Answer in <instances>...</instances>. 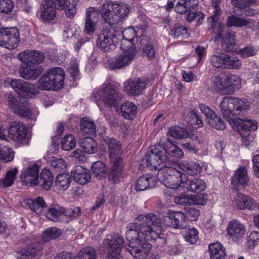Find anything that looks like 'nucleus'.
I'll return each instance as SVG.
<instances>
[{"mask_svg": "<svg viewBox=\"0 0 259 259\" xmlns=\"http://www.w3.org/2000/svg\"><path fill=\"white\" fill-rule=\"evenodd\" d=\"M136 222L130 223L126 227V238L130 244L126 247L127 251L134 257L144 259L149 254L151 245L147 241L162 238L160 220L155 215H139Z\"/></svg>", "mask_w": 259, "mask_h": 259, "instance_id": "nucleus-1", "label": "nucleus"}, {"mask_svg": "<svg viewBox=\"0 0 259 259\" xmlns=\"http://www.w3.org/2000/svg\"><path fill=\"white\" fill-rule=\"evenodd\" d=\"M129 12L130 6L127 4L112 2H106L99 9L90 7L86 11L84 31L89 35L95 32L100 16L105 22L112 26L123 21Z\"/></svg>", "mask_w": 259, "mask_h": 259, "instance_id": "nucleus-2", "label": "nucleus"}, {"mask_svg": "<svg viewBox=\"0 0 259 259\" xmlns=\"http://www.w3.org/2000/svg\"><path fill=\"white\" fill-rule=\"evenodd\" d=\"M221 112L223 116L229 120H232L236 130L244 138V143L249 144L246 139L249 136L251 131L257 130L256 123L251 120H243L241 118L234 119V117L241 114L250 108L249 103L246 99H240L234 97H224L220 104Z\"/></svg>", "mask_w": 259, "mask_h": 259, "instance_id": "nucleus-3", "label": "nucleus"}, {"mask_svg": "<svg viewBox=\"0 0 259 259\" xmlns=\"http://www.w3.org/2000/svg\"><path fill=\"white\" fill-rule=\"evenodd\" d=\"M183 154L182 149L168 140L164 145L162 143H159L150 147L145 156L146 164L147 167L153 170V168L163 166L165 163L175 162L169 159L168 155L181 158Z\"/></svg>", "mask_w": 259, "mask_h": 259, "instance_id": "nucleus-4", "label": "nucleus"}, {"mask_svg": "<svg viewBox=\"0 0 259 259\" xmlns=\"http://www.w3.org/2000/svg\"><path fill=\"white\" fill-rule=\"evenodd\" d=\"M104 141L107 146L108 151L111 162L110 171L109 172L108 180L112 183H116L122 177L124 167L122 146L120 141L114 138L106 137Z\"/></svg>", "mask_w": 259, "mask_h": 259, "instance_id": "nucleus-5", "label": "nucleus"}, {"mask_svg": "<svg viewBox=\"0 0 259 259\" xmlns=\"http://www.w3.org/2000/svg\"><path fill=\"white\" fill-rule=\"evenodd\" d=\"M65 73L61 67L50 69L47 73L42 75L37 81L38 91L56 90L63 87L64 83Z\"/></svg>", "mask_w": 259, "mask_h": 259, "instance_id": "nucleus-6", "label": "nucleus"}, {"mask_svg": "<svg viewBox=\"0 0 259 259\" xmlns=\"http://www.w3.org/2000/svg\"><path fill=\"white\" fill-rule=\"evenodd\" d=\"M179 167V165L176 162H167L164 163L163 166L160 165L156 166L157 168H153V170H158L159 171L166 173L167 184L165 186L170 189H178L181 187L183 188V183L186 178L185 174H182L178 170Z\"/></svg>", "mask_w": 259, "mask_h": 259, "instance_id": "nucleus-7", "label": "nucleus"}, {"mask_svg": "<svg viewBox=\"0 0 259 259\" xmlns=\"http://www.w3.org/2000/svg\"><path fill=\"white\" fill-rule=\"evenodd\" d=\"M109 26L102 30L97 39L98 46L105 52L115 49L120 35V31L115 30L114 25Z\"/></svg>", "mask_w": 259, "mask_h": 259, "instance_id": "nucleus-8", "label": "nucleus"}, {"mask_svg": "<svg viewBox=\"0 0 259 259\" xmlns=\"http://www.w3.org/2000/svg\"><path fill=\"white\" fill-rule=\"evenodd\" d=\"M92 94L93 98L99 106V102L100 101L109 106H114L121 97L117 89L110 83L106 85L102 90L93 91Z\"/></svg>", "mask_w": 259, "mask_h": 259, "instance_id": "nucleus-9", "label": "nucleus"}, {"mask_svg": "<svg viewBox=\"0 0 259 259\" xmlns=\"http://www.w3.org/2000/svg\"><path fill=\"white\" fill-rule=\"evenodd\" d=\"M120 48L123 50L122 53L108 60L109 67L112 69H119L128 66L133 60L137 54L136 48L132 45L126 49L121 42Z\"/></svg>", "mask_w": 259, "mask_h": 259, "instance_id": "nucleus-10", "label": "nucleus"}, {"mask_svg": "<svg viewBox=\"0 0 259 259\" xmlns=\"http://www.w3.org/2000/svg\"><path fill=\"white\" fill-rule=\"evenodd\" d=\"M124 240V238L118 234L108 236L104 240L103 247L107 254V259H115L119 256Z\"/></svg>", "mask_w": 259, "mask_h": 259, "instance_id": "nucleus-11", "label": "nucleus"}, {"mask_svg": "<svg viewBox=\"0 0 259 259\" xmlns=\"http://www.w3.org/2000/svg\"><path fill=\"white\" fill-rule=\"evenodd\" d=\"M20 41L19 33L16 27L0 28V46L12 50Z\"/></svg>", "mask_w": 259, "mask_h": 259, "instance_id": "nucleus-12", "label": "nucleus"}, {"mask_svg": "<svg viewBox=\"0 0 259 259\" xmlns=\"http://www.w3.org/2000/svg\"><path fill=\"white\" fill-rule=\"evenodd\" d=\"M27 128L20 121L11 123L8 129V137L15 142L27 144L28 143Z\"/></svg>", "mask_w": 259, "mask_h": 259, "instance_id": "nucleus-13", "label": "nucleus"}, {"mask_svg": "<svg viewBox=\"0 0 259 259\" xmlns=\"http://www.w3.org/2000/svg\"><path fill=\"white\" fill-rule=\"evenodd\" d=\"M148 82L149 80L145 78L129 79L124 82V90L130 96H138L141 94Z\"/></svg>", "mask_w": 259, "mask_h": 259, "instance_id": "nucleus-14", "label": "nucleus"}, {"mask_svg": "<svg viewBox=\"0 0 259 259\" xmlns=\"http://www.w3.org/2000/svg\"><path fill=\"white\" fill-rule=\"evenodd\" d=\"M164 224L177 229H183L187 227L184 213L181 211L169 210L164 219Z\"/></svg>", "mask_w": 259, "mask_h": 259, "instance_id": "nucleus-15", "label": "nucleus"}, {"mask_svg": "<svg viewBox=\"0 0 259 259\" xmlns=\"http://www.w3.org/2000/svg\"><path fill=\"white\" fill-rule=\"evenodd\" d=\"M10 85L19 94L26 93L29 95L35 96L39 94L38 88L34 83L22 79H13L11 81Z\"/></svg>", "mask_w": 259, "mask_h": 259, "instance_id": "nucleus-16", "label": "nucleus"}, {"mask_svg": "<svg viewBox=\"0 0 259 259\" xmlns=\"http://www.w3.org/2000/svg\"><path fill=\"white\" fill-rule=\"evenodd\" d=\"M40 18L45 23H49L54 19L56 14V4L53 0L42 2L40 10Z\"/></svg>", "mask_w": 259, "mask_h": 259, "instance_id": "nucleus-17", "label": "nucleus"}, {"mask_svg": "<svg viewBox=\"0 0 259 259\" xmlns=\"http://www.w3.org/2000/svg\"><path fill=\"white\" fill-rule=\"evenodd\" d=\"M17 58L22 62H25L35 66L43 61L44 56V54L41 52L36 51L27 50L19 53L17 55Z\"/></svg>", "mask_w": 259, "mask_h": 259, "instance_id": "nucleus-18", "label": "nucleus"}, {"mask_svg": "<svg viewBox=\"0 0 259 259\" xmlns=\"http://www.w3.org/2000/svg\"><path fill=\"white\" fill-rule=\"evenodd\" d=\"M19 72L20 76L23 79L34 80L41 73V69L25 62H22Z\"/></svg>", "mask_w": 259, "mask_h": 259, "instance_id": "nucleus-19", "label": "nucleus"}, {"mask_svg": "<svg viewBox=\"0 0 259 259\" xmlns=\"http://www.w3.org/2000/svg\"><path fill=\"white\" fill-rule=\"evenodd\" d=\"M38 167L33 165L28 167L21 175V179L26 185L35 186L38 184Z\"/></svg>", "mask_w": 259, "mask_h": 259, "instance_id": "nucleus-20", "label": "nucleus"}, {"mask_svg": "<svg viewBox=\"0 0 259 259\" xmlns=\"http://www.w3.org/2000/svg\"><path fill=\"white\" fill-rule=\"evenodd\" d=\"M71 176L75 182L82 185L87 184L91 179L90 171L80 165L73 168L71 171Z\"/></svg>", "mask_w": 259, "mask_h": 259, "instance_id": "nucleus-21", "label": "nucleus"}, {"mask_svg": "<svg viewBox=\"0 0 259 259\" xmlns=\"http://www.w3.org/2000/svg\"><path fill=\"white\" fill-rule=\"evenodd\" d=\"M157 178L152 174L149 173L140 177L137 181L136 190L138 191H144L149 188L155 186Z\"/></svg>", "mask_w": 259, "mask_h": 259, "instance_id": "nucleus-22", "label": "nucleus"}, {"mask_svg": "<svg viewBox=\"0 0 259 259\" xmlns=\"http://www.w3.org/2000/svg\"><path fill=\"white\" fill-rule=\"evenodd\" d=\"M183 188L187 191L200 193L206 188L205 182L201 179H186L183 183Z\"/></svg>", "mask_w": 259, "mask_h": 259, "instance_id": "nucleus-23", "label": "nucleus"}, {"mask_svg": "<svg viewBox=\"0 0 259 259\" xmlns=\"http://www.w3.org/2000/svg\"><path fill=\"white\" fill-rule=\"evenodd\" d=\"M249 178L247 170L243 166H240L232 177V184L234 185H241L245 187L248 183Z\"/></svg>", "mask_w": 259, "mask_h": 259, "instance_id": "nucleus-24", "label": "nucleus"}, {"mask_svg": "<svg viewBox=\"0 0 259 259\" xmlns=\"http://www.w3.org/2000/svg\"><path fill=\"white\" fill-rule=\"evenodd\" d=\"M226 84L227 85V94L232 95L240 88L241 80L239 76L232 74H225Z\"/></svg>", "mask_w": 259, "mask_h": 259, "instance_id": "nucleus-25", "label": "nucleus"}, {"mask_svg": "<svg viewBox=\"0 0 259 259\" xmlns=\"http://www.w3.org/2000/svg\"><path fill=\"white\" fill-rule=\"evenodd\" d=\"M61 9H65L67 17L70 19L74 18L76 13V5L77 0H56Z\"/></svg>", "mask_w": 259, "mask_h": 259, "instance_id": "nucleus-26", "label": "nucleus"}, {"mask_svg": "<svg viewBox=\"0 0 259 259\" xmlns=\"http://www.w3.org/2000/svg\"><path fill=\"white\" fill-rule=\"evenodd\" d=\"M198 4V0H179L175 7V10L177 13L183 14L194 10Z\"/></svg>", "mask_w": 259, "mask_h": 259, "instance_id": "nucleus-27", "label": "nucleus"}, {"mask_svg": "<svg viewBox=\"0 0 259 259\" xmlns=\"http://www.w3.org/2000/svg\"><path fill=\"white\" fill-rule=\"evenodd\" d=\"M209 252L210 259H225L227 255L225 247L219 242L211 243Z\"/></svg>", "mask_w": 259, "mask_h": 259, "instance_id": "nucleus-28", "label": "nucleus"}, {"mask_svg": "<svg viewBox=\"0 0 259 259\" xmlns=\"http://www.w3.org/2000/svg\"><path fill=\"white\" fill-rule=\"evenodd\" d=\"M36 244H31L23 248L16 252V256L19 259H29L35 256L39 252Z\"/></svg>", "mask_w": 259, "mask_h": 259, "instance_id": "nucleus-29", "label": "nucleus"}, {"mask_svg": "<svg viewBox=\"0 0 259 259\" xmlns=\"http://www.w3.org/2000/svg\"><path fill=\"white\" fill-rule=\"evenodd\" d=\"M235 203L237 207L240 209L244 208L252 209L255 206L254 201L251 197L246 196L241 193L237 194Z\"/></svg>", "mask_w": 259, "mask_h": 259, "instance_id": "nucleus-30", "label": "nucleus"}, {"mask_svg": "<svg viewBox=\"0 0 259 259\" xmlns=\"http://www.w3.org/2000/svg\"><path fill=\"white\" fill-rule=\"evenodd\" d=\"M54 178L52 174L48 169H43L40 172L38 184L45 190H49L53 184Z\"/></svg>", "mask_w": 259, "mask_h": 259, "instance_id": "nucleus-31", "label": "nucleus"}, {"mask_svg": "<svg viewBox=\"0 0 259 259\" xmlns=\"http://www.w3.org/2000/svg\"><path fill=\"white\" fill-rule=\"evenodd\" d=\"M120 111L125 119L133 120L137 112V107L133 103L126 102L121 105Z\"/></svg>", "mask_w": 259, "mask_h": 259, "instance_id": "nucleus-32", "label": "nucleus"}, {"mask_svg": "<svg viewBox=\"0 0 259 259\" xmlns=\"http://www.w3.org/2000/svg\"><path fill=\"white\" fill-rule=\"evenodd\" d=\"M78 144L83 149L85 153L93 154L97 151V142L91 137L82 138L78 141Z\"/></svg>", "mask_w": 259, "mask_h": 259, "instance_id": "nucleus-33", "label": "nucleus"}, {"mask_svg": "<svg viewBox=\"0 0 259 259\" xmlns=\"http://www.w3.org/2000/svg\"><path fill=\"white\" fill-rule=\"evenodd\" d=\"M227 230L229 235L235 238H239L245 233L243 226L236 221L230 222Z\"/></svg>", "mask_w": 259, "mask_h": 259, "instance_id": "nucleus-34", "label": "nucleus"}, {"mask_svg": "<svg viewBox=\"0 0 259 259\" xmlns=\"http://www.w3.org/2000/svg\"><path fill=\"white\" fill-rule=\"evenodd\" d=\"M17 173L18 169L17 168L9 170L6 173L5 176L0 179V188L11 187L14 183Z\"/></svg>", "mask_w": 259, "mask_h": 259, "instance_id": "nucleus-35", "label": "nucleus"}, {"mask_svg": "<svg viewBox=\"0 0 259 259\" xmlns=\"http://www.w3.org/2000/svg\"><path fill=\"white\" fill-rule=\"evenodd\" d=\"M183 170L188 175L194 176L199 174L202 170L200 164L196 162L185 161L182 164Z\"/></svg>", "mask_w": 259, "mask_h": 259, "instance_id": "nucleus-36", "label": "nucleus"}, {"mask_svg": "<svg viewBox=\"0 0 259 259\" xmlns=\"http://www.w3.org/2000/svg\"><path fill=\"white\" fill-rule=\"evenodd\" d=\"M143 52L144 56L150 60H153L155 58V50L153 40L147 37L143 42Z\"/></svg>", "mask_w": 259, "mask_h": 259, "instance_id": "nucleus-37", "label": "nucleus"}, {"mask_svg": "<svg viewBox=\"0 0 259 259\" xmlns=\"http://www.w3.org/2000/svg\"><path fill=\"white\" fill-rule=\"evenodd\" d=\"M225 80V74L221 76H215L213 80V88L217 92L222 94L228 95L226 81H224Z\"/></svg>", "mask_w": 259, "mask_h": 259, "instance_id": "nucleus-38", "label": "nucleus"}, {"mask_svg": "<svg viewBox=\"0 0 259 259\" xmlns=\"http://www.w3.org/2000/svg\"><path fill=\"white\" fill-rule=\"evenodd\" d=\"M235 35L234 33L229 32L225 34L222 39V46L225 52H232L235 45Z\"/></svg>", "mask_w": 259, "mask_h": 259, "instance_id": "nucleus-39", "label": "nucleus"}, {"mask_svg": "<svg viewBox=\"0 0 259 259\" xmlns=\"http://www.w3.org/2000/svg\"><path fill=\"white\" fill-rule=\"evenodd\" d=\"M71 179L68 174H60L56 177L55 185L56 187L60 190H66L70 183Z\"/></svg>", "mask_w": 259, "mask_h": 259, "instance_id": "nucleus-40", "label": "nucleus"}, {"mask_svg": "<svg viewBox=\"0 0 259 259\" xmlns=\"http://www.w3.org/2000/svg\"><path fill=\"white\" fill-rule=\"evenodd\" d=\"M27 204L29 208L37 214L41 213L42 209L47 207V204L40 197H37L35 200L29 199L27 201Z\"/></svg>", "mask_w": 259, "mask_h": 259, "instance_id": "nucleus-41", "label": "nucleus"}, {"mask_svg": "<svg viewBox=\"0 0 259 259\" xmlns=\"http://www.w3.org/2000/svg\"><path fill=\"white\" fill-rule=\"evenodd\" d=\"M80 130L84 134L89 135H94L96 134V126L92 120H90L88 118L83 117L80 120Z\"/></svg>", "mask_w": 259, "mask_h": 259, "instance_id": "nucleus-42", "label": "nucleus"}, {"mask_svg": "<svg viewBox=\"0 0 259 259\" xmlns=\"http://www.w3.org/2000/svg\"><path fill=\"white\" fill-rule=\"evenodd\" d=\"M74 259H97L96 250L90 246L84 247L80 249Z\"/></svg>", "mask_w": 259, "mask_h": 259, "instance_id": "nucleus-43", "label": "nucleus"}, {"mask_svg": "<svg viewBox=\"0 0 259 259\" xmlns=\"http://www.w3.org/2000/svg\"><path fill=\"white\" fill-rule=\"evenodd\" d=\"M221 0H211V6L214 9L213 14L210 16L208 20L212 27L216 24L222 13V11L220 7Z\"/></svg>", "mask_w": 259, "mask_h": 259, "instance_id": "nucleus-44", "label": "nucleus"}, {"mask_svg": "<svg viewBox=\"0 0 259 259\" xmlns=\"http://www.w3.org/2000/svg\"><path fill=\"white\" fill-rule=\"evenodd\" d=\"M249 23L248 20L232 15L228 17L226 25L228 27L235 26L240 27L247 25Z\"/></svg>", "mask_w": 259, "mask_h": 259, "instance_id": "nucleus-45", "label": "nucleus"}, {"mask_svg": "<svg viewBox=\"0 0 259 259\" xmlns=\"http://www.w3.org/2000/svg\"><path fill=\"white\" fill-rule=\"evenodd\" d=\"M195 138H196L195 140L190 138L188 139L185 141L183 142L181 145L186 150L191 153H196L199 150L198 145H200V142L196 137H195Z\"/></svg>", "mask_w": 259, "mask_h": 259, "instance_id": "nucleus-46", "label": "nucleus"}, {"mask_svg": "<svg viewBox=\"0 0 259 259\" xmlns=\"http://www.w3.org/2000/svg\"><path fill=\"white\" fill-rule=\"evenodd\" d=\"M224 68L238 69L241 66V62L237 57L225 54Z\"/></svg>", "mask_w": 259, "mask_h": 259, "instance_id": "nucleus-47", "label": "nucleus"}, {"mask_svg": "<svg viewBox=\"0 0 259 259\" xmlns=\"http://www.w3.org/2000/svg\"><path fill=\"white\" fill-rule=\"evenodd\" d=\"M61 234L60 230L56 227H52L47 229L42 234V238L45 242L58 238Z\"/></svg>", "mask_w": 259, "mask_h": 259, "instance_id": "nucleus-48", "label": "nucleus"}, {"mask_svg": "<svg viewBox=\"0 0 259 259\" xmlns=\"http://www.w3.org/2000/svg\"><path fill=\"white\" fill-rule=\"evenodd\" d=\"M198 234V230L194 228H192L186 230L183 236L187 242L194 244L196 243L199 238Z\"/></svg>", "mask_w": 259, "mask_h": 259, "instance_id": "nucleus-49", "label": "nucleus"}, {"mask_svg": "<svg viewBox=\"0 0 259 259\" xmlns=\"http://www.w3.org/2000/svg\"><path fill=\"white\" fill-rule=\"evenodd\" d=\"M208 124L211 127L222 130L225 128V124L221 118L214 113L207 119Z\"/></svg>", "mask_w": 259, "mask_h": 259, "instance_id": "nucleus-50", "label": "nucleus"}, {"mask_svg": "<svg viewBox=\"0 0 259 259\" xmlns=\"http://www.w3.org/2000/svg\"><path fill=\"white\" fill-rule=\"evenodd\" d=\"M168 133L169 135L177 139H181L188 136V133L179 126H172L169 129Z\"/></svg>", "mask_w": 259, "mask_h": 259, "instance_id": "nucleus-51", "label": "nucleus"}, {"mask_svg": "<svg viewBox=\"0 0 259 259\" xmlns=\"http://www.w3.org/2000/svg\"><path fill=\"white\" fill-rule=\"evenodd\" d=\"M50 163L51 166L57 172L64 171L66 168V165L62 158H57L52 157L50 160Z\"/></svg>", "mask_w": 259, "mask_h": 259, "instance_id": "nucleus-52", "label": "nucleus"}, {"mask_svg": "<svg viewBox=\"0 0 259 259\" xmlns=\"http://www.w3.org/2000/svg\"><path fill=\"white\" fill-rule=\"evenodd\" d=\"M61 207L49 208L46 214L47 218L53 222L59 221L60 217L62 214V211H61Z\"/></svg>", "mask_w": 259, "mask_h": 259, "instance_id": "nucleus-53", "label": "nucleus"}, {"mask_svg": "<svg viewBox=\"0 0 259 259\" xmlns=\"http://www.w3.org/2000/svg\"><path fill=\"white\" fill-rule=\"evenodd\" d=\"M62 148L66 151L73 149L76 144L75 141L72 135H67L65 136L61 142Z\"/></svg>", "mask_w": 259, "mask_h": 259, "instance_id": "nucleus-54", "label": "nucleus"}, {"mask_svg": "<svg viewBox=\"0 0 259 259\" xmlns=\"http://www.w3.org/2000/svg\"><path fill=\"white\" fill-rule=\"evenodd\" d=\"M225 56V54L212 55L210 58V63L214 67L224 68Z\"/></svg>", "mask_w": 259, "mask_h": 259, "instance_id": "nucleus-55", "label": "nucleus"}, {"mask_svg": "<svg viewBox=\"0 0 259 259\" xmlns=\"http://www.w3.org/2000/svg\"><path fill=\"white\" fill-rule=\"evenodd\" d=\"M61 211H62V214H64L70 219H73L79 215L80 212V208L77 206L68 208H65L62 207Z\"/></svg>", "mask_w": 259, "mask_h": 259, "instance_id": "nucleus-56", "label": "nucleus"}, {"mask_svg": "<svg viewBox=\"0 0 259 259\" xmlns=\"http://www.w3.org/2000/svg\"><path fill=\"white\" fill-rule=\"evenodd\" d=\"M9 107L12 109L15 113H16L19 107L23 102L19 97H16L12 94H10L8 98Z\"/></svg>", "mask_w": 259, "mask_h": 259, "instance_id": "nucleus-57", "label": "nucleus"}, {"mask_svg": "<svg viewBox=\"0 0 259 259\" xmlns=\"http://www.w3.org/2000/svg\"><path fill=\"white\" fill-rule=\"evenodd\" d=\"M170 35L174 37H187L188 34L186 28L183 26L177 25L170 30Z\"/></svg>", "mask_w": 259, "mask_h": 259, "instance_id": "nucleus-58", "label": "nucleus"}, {"mask_svg": "<svg viewBox=\"0 0 259 259\" xmlns=\"http://www.w3.org/2000/svg\"><path fill=\"white\" fill-rule=\"evenodd\" d=\"M14 8L11 0H0V13L10 14Z\"/></svg>", "mask_w": 259, "mask_h": 259, "instance_id": "nucleus-59", "label": "nucleus"}, {"mask_svg": "<svg viewBox=\"0 0 259 259\" xmlns=\"http://www.w3.org/2000/svg\"><path fill=\"white\" fill-rule=\"evenodd\" d=\"M257 52V50L251 46H247L245 48L240 49L237 53L241 57L246 58L247 57L254 56Z\"/></svg>", "mask_w": 259, "mask_h": 259, "instance_id": "nucleus-60", "label": "nucleus"}, {"mask_svg": "<svg viewBox=\"0 0 259 259\" xmlns=\"http://www.w3.org/2000/svg\"><path fill=\"white\" fill-rule=\"evenodd\" d=\"M184 213L185 219L187 221H195L199 215V211L194 208H189Z\"/></svg>", "mask_w": 259, "mask_h": 259, "instance_id": "nucleus-61", "label": "nucleus"}, {"mask_svg": "<svg viewBox=\"0 0 259 259\" xmlns=\"http://www.w3.org/2000/svg\"><path fill=\"white\" fill-rule=\"evenodd\" d=\"M191 204L204 205L207 202V195L203 193H199L197 195H191Z\"/></svg>", "mask_w": 259, "mask_h": 259, "instance_id": "nucleus-62", "label": "nucleus"}, {"mask_svg": "<svg viewBox=\"0 0 259 259\" xmlns=\"http://www.w3.org/2000/svg\"><path fill=\"white\" fill-rule=\"evenodd\" d=\"M204 14L201 12H190L187 15V21L191 22L195 19H197L199 25L201 24L204 19Z\"/></svg>", "mask_w": 259, "mask_h": 259, "instance_id": "nucleus-63", "label": "nucleus"}, {"mask_svg": "<svg viewBox=\"0 0 259 259\" xmlns=\"http://www.w3.org/2000/svg\"><path fill=\"white\" fill-rule=\"evenodd\" d=\"M16 113L22 117H30L31 115V110L29 109L27 103L25 102H23L21 103L18 110H17Z\"/></svg>", "mask_w": 259, "mask_h": 259, "instance_id": "nucleus-64", "label": "nucleus"}]
</instances>
